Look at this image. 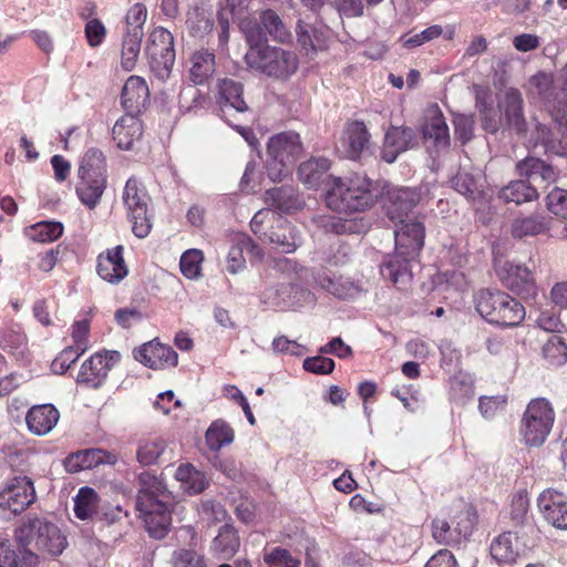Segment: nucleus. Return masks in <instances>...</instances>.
Returning <instances> with one entry per match:
<instances>
[{
	"label": "nucleus",
	"instance_id": "1",
	"mask_svg": "<svg viewBox=\"0 0 567 567\" xmlns=\"http://www.w3.org/2000/svg\"><path fill=\"white\" fill-rule=\"evenodd\" d=\"M395 254L381 266V275L399 289L412 280V264L424 244V226L417 218L394 221Z\"/></svg>",
	"mask_w": 567,
	"mask_h": 567
},
{
	"label": "nucleus",
	"instance_id": "2",
	"mask_svg": "<svg viewBox=\"0 0 567 567\" xmlns=\"http://www.w3.org/2000/svg\"><path fill=\"white\" fill-rule=\"evenodd\" d=\"M378 198L375 183L365 175L330 177L326 184V204L337 213H360L371 208Z\"/></svg>",
	"mask_w": 567,
	"mask_h": 567
},
{
	"label": "nucleus",
	"instance_id": "3",
	"mask_svg": "<svg viewBox=\"0 0 567 567\" xmlns=\"http://www.w3.org/2000/svg\"><path fill=\"white\" fill-rule=\"evenodd\" d=\"M527 90L550 113L559 130L567 131V68L559 72L556 82L551 73H536L529 78Z\"/></svg>",
	"mask_w": 567,
	"mask_h": 567
},
{
	"label": "nucleus",
	"instance_id": "4",
	"mask_svg": "<svg viewBox=\"0 0 567 567\" xmlns=\"http://www.w3.org/2000/svg\"><path fill=\"white\" fill-rule=\"evenodd\" d=\"M475 308L487 322L502 327H516L526 316L523 305L503 291H478Z\"/></svg>",
	"mask_w": 567,
	"mask_h": 567
},
{
	"label": "nucleus",
	"instance_id": "5",
	"mask_svg": "<svg viewBox=\"0 0 567 567\" xmlns=\"http://www.w3.org/2000/svg\"><path fill=\"white\" fill-rule=\"evenodd\" d=\"M19 543L42 554L59 556L68 546L66 536L60 527L44 518H32L17 530Z\"/></svg>",
	"mask_w": 567,
	"mask_h": 567
},
{
	"label": "nucleus",
	"instance_id": "6",
	"mask_svg": "<svg viewBox=\"0 0 567 567\" xmlns=\"http://www.w3.org/2000/svg\"><path fill=\"white\" fill-rule=\"evenodd\" d=\"M245 61L249 69L276 80L289 79L299 66L298 56L293 51L272 45L248 50Z\"/></svg>",
	"mask_w": 567,
	"mask_h": 567
},
{
	"label": "nucleus",
	"instance_id": "7",
	"mask_svg": "<svg viewBox=\"0 0 567 567\" xmlns=\"http://www.w3.org/2000/svg\"><path fill=\"white\" fill-rule=\"evenodd\" d=\"M302 152V143L298 133L287 131L271 136L267 144L266 171L272 182H281L287 177L297 157Z\"/></svg>",
	"mask_w": 567,
	"mask_h": 567
},
{
	"label": "nucleus",
	"instance_id": "8",
	"mask_svg": "<svg viewBox=\"0 0 567 567\" xmlns=\"http://www.w3.org/2000/svg\"><path fill=\"white\" fill-rule=\"evenodd\" d=\"M555 412L546 399L532 400L523 415L519 434L526 445L540 446L548 437Z\"/></svg>",
	"mask_w": 567,
	"mask_h": 567
},
{
	"label": "nucleus",
	"instance_id": "9",
	"mask_svg": "<svg viewBox=\"0 0 567 567\" xmlns=\"http://www.w3.org/2000/svg\"><path fill=\"white\" fill-rule=\"evenodd\" d=\"M122 200L127 218L132 223L133 234L138 238L147 237L152 229L148 214L151 198L144 185L135 177L128 178L122 193Z\"/></svg>",
	"mask_w": 567,
	"mask_h": 567
},
{
	"label": "nucleus",
	"instance_id": "10",
	"mask_svg": "<svg viewBox=\"0 0 567 567\" xmlns=\"http://www.w3.org/2000/svg\"><path fill=\"white\" fill-rule=\"evenodd\" d=\"M145 53L157 78L169 75L175 62L174 38L165 28L157 27L148 35Z\"/></svg>",
	"mask_w": 567,
	"mask_h": 567
},
{
	"label": "nucleus",
	"instance_id": "11",
	"mask_svg": "<svg viewBox=\"0 0 567 567\" xmlns=\"http://www.w3.org/2000/svg\"><path fill=\"white\" fill-rule=\"evenodd\" d=\"M37 499L31 478L14 476L0 485V508L17 515L24 512Z\"/></svg>",
	"mask_w": 567,
	"mask_h": 567
},
{
	"label": "nucleus",
	"instance_id": "12",
	"mask_svg": "<svg viewBox=\"0 0 567 567\" xmlns=\"http://www.w3.org/2000/svg\"><path fill=\"white\" fill-rule=\"evenodd\" d=\"M120 352L115 350L94 353L82 363L76 382L91 388H99L106 379L109 371L120 361Z\"/></svg>",
	"mask_w": 567,
	"mask_h": 567
},
{
	"label": "nucleus",
	"instance_id": "13",
	"mask_svg": "<svg viewBox=\"0 0 567 567\" xmlns=\"http://www.w3.org/2000/svg\"><path fill=\"white\" fill-rule=\"evenodd\" d=\"M537 509L550 526L567 530V495L555 488L544 489L537 497Z\"/></svg>",
	"mask_w": 567,
	"mask_h": 567
},
{
	"label": "nucleus",
	"instance_id": "14",
	"mask_svg": "<svg viewBox=\"0 0 567 567\" xmlns=\"http://www.w3.org/2000/svg\"><path fill=\"white\" fill-rule=\"evenodd\" d=\"M530 546L517 533L506 532L497 536L491 544L492 557L503 564H514L526 555Z\"/></svg>",
	"mask_w": 567,
	"mask_h": 567
},
{
	"label": "nucleus",
	"instance_id": "15",
	"mask_svg": "<svg viewBox=\"0 0 567 567\" xmlns=\"http://www.w3.org/2000/svg\"><path fill=\"white\" fill-rule=\"evenodd\" d=\"M142 488L138 492L136 506L137 508H148L151 506H162L161 504H174V498L167 489L163 480L144 473L141 475Z\"/></svg>",
	"mask_w": 567,
	"mask_h": 567
},
{
	"label": "nucleus",
	"instance_id": "16",
	"mask_svg": "<svg viewBox=\"0 0 567 567\" xmlns=\"http://www.w3.org/2000/svg\"><path fill=\"white\" fill-rule=\"evenodd\" d=\"M134 358L151 369L175 367L178 354L169 346L151 341L134 350Z\"/></svg>",
	"mask_w": 567,
	"mask_h": 567
},
{
	"label": "nucleus",
	"instance_id": "17",
	"mask_svg": "<svg viewBox=\"0 0 567 567\" xmlns=\"http://www.w3.org/2000/svg\"><path fill=\"white\" fill-rule=\"evenodd\" d=\"M247 254L251 259L261 260L262 250L246 234H236L231 239V246L227 256V271L237 274L246 267Z\"/></svg>",
	"mask_w": 567,
	"mask_h": 567
},
{
	"label": "nucleus",
	"instance_id": "18",
	"mask_svg": "<svg viewBox=\"0 0 567 567\" xmlns=\"http://www.w3.org/2000/svg\"><path fill=\"white\" fill-rule=\"evenodd\" d=\"M416 145L417 137L412 128L392 126L385 133L381 156L386 163H393L401 153Z\"/></svg>",
	"mask_w": 567,
	"mask_h": 567
},
{
	"label": "nucleus",
	"instance_id": "19",
	"mask_svg": "<svg viewBox=\"0 0 567 567\" xmlns=\"http://www.w3.org/2000/svg\"><path fill=\"white\" fill-rule=\"evenodd\" d=\"M499 277L504 285L523 298L535 295V284L529 269L522 265L505 262L499 270Z\"/></svg>",
	"mask_w": 567,
	"mask_h": 567
},
{
	"label": "nucleus",
	"instance_id": "20",
	"mask_svg": "<svg viewBox=\"0 0 567 567\" xmlns=\"http://www.w3.org/2000/svg\"><path fill=\"white\" fill-rule=\"evenodd\" d=\"M422 131L427 148L440 152L449 147V127L443 114L437 109L429 111Z\"/></svg>",
	"mask_w": 567,
	"mask_h": 567
},
{
	"label": "nucleus",
	"instance_id": "21",
	"mask_svg": "<svg viewBox=\"0 0 567 567\" xmlns=\"http://www.w3.org/2000/svg\"><path fill=\"white\" fill-rule=\"evenodd\" d=\"M123 246L118 245L97 257L96 271L103 280L118 284L127 276L128 270L123 258Z\"/></svg>",
	"mask_w": 567,
	"mask_h": 567
},
{
	"label": "nucleus",
	"instance_id": "22",
	"mask_svg": "<svg viewBox=\"0 0 567 567\" xmlns=\"http://www.w3.org/2000/svg\"><path fill=\"white\" fill-rule=\"evenodd\" d=\"M419 194L410 188H398L389 194L388 216L392 223L415 218L412 209L419 202Z\"/></svg>",
	"mask_w": 567,
	"mask_h": 567
},
{
	"label": "nucleus",
	"instance_id": "23",
	"mask_svg": "<svg viewBox=\"0 0 567 567\" xmlns=\"http://www.w3.org/2000/svg\"><path fill=\"white\" fill-rule=\"evenodd\" d=\"M115 456L102 449H87L69 455L64 466L69 473H78L90 470L100 464H113Z\"/></svg>",
	"mask_w": 567,
	"mask_h": 567
},
{
	"label": "nucleus",
	"instance_id": "24",
	"mask_svg": "<svg viewBox=\"0 0 567 567\" xmlns=\"http://www.w3.org/2000/svg\"><path fill=\"white\" fill-rule=\"evenodd\" d=\"M113 138L121 150H132L143 135V124L133 114L118 118L112 130Z\"/></svg>",
	"mask_w": 567,
	"mask_h": 567
},
{
	"label": "nucleus",
	"instance_id": "25",
	"mask_svg": "<svg viewBox=\"0 0 567 567\" xmlns=\"http://www.w3.org/2000/svg\"><path fill=\"white\" fill-rule=\"evenodd\" d=\"M162 506H151L148 508H137L144 519L150 535L154 538H163L172 524L171 513L174 504H161Z\"/></svg>",
	"mask_w": 567,
	"mask_h": 567
},
{
	"label": "nucleus",
	"instance_id": "26",
	"mask_svg": "<svg viewBox=\"0 0 567 567\" xmlns=\"http://www.w3.org/2000/svg\"><path fill=\"white\" fill-rule=\"evenodd\" d=\"M59 417L60 413L54 405L40 404L28 411L25 422L31 433L45 435L56 425Z\"/></svg>",
	"mask_w": 567,
	"mask_h": 567
},
{
	"label": "nucleus",
	"instance_id": "27",
	"mask_svg": "<svg viewBox=\"0 0 567 567\" xmlns=\"http://www.w3.org/2000/svg\"><path fill=\"white\" fill-rule=\"evenodd\" d=\"M551 229V218L542 214L520 215L513 219L511 234L514 238H524L548 234Z\"/></svg>",
	"mask_w": 567,
	"mask_h": 567
},
{
	"label": "nucleus",
	"instance_id": "28",
	"mask_svg": "<svg viewBox=\"0 0 567 567\" xmlns=\"http://www.w3.org/2000/svg\"><path fill=\"white\" fill-rule=\"evenodd\" d=\"M330 161L326 157H310L298 166V178L309 189H317L328 176Z\"/></svg>",
	"mask_w": 567,
	"mask_h": 567
},
{
	"label": "nucleus",
	"instance_id": "29",
	"mask_svg": "<svg viewBox=\"0 0 567 567\" xmlns=\"http://www.w3.org/2000/svg\"><path fill=\"white\" fill-rule=\"evenodd\" d=\"M261 240L275 245L276 249L285 254L293 252L300 245L297 230L282 218L277 220V225L271 230H268Z\"/></svg>",
	"mask_w": 567,
	"mask_h": 567
},
{
	"label": "nucleus",
	"instance_id": "30",
	"mask_svg": "<svg viewBox=\"0 0 567 567\" xmlns=\"http://www.w3.org/2000/svg\"><path fill=\"white\" fill-rule=\"evenodd\" d=\"M218 92L220 96V111L226 120L227 114L234 110L243 113L247 111V104L243 99V85L231 79H221L218 82Z\"/></svg>",
	"mask_w": 567,
	"mask_h": 567
},
{
	"label": "nucleus",
	"instance_id": "31",
	"mask_svg": "<svg viewBox=\"0 0 567 567\" xmlns=\"http://www.w3.org/2000/svg\"><path fill=\"white\" fill-rule=\"evenodd\" d=\"M150 96L145 80L137 75H131L122 90L121 102L128 112H137L145 105Z\"/></svg>",
	"mask_w": 567,
	"mask_h": 567
},
{
	"label": "nucleus",
	"instance_id": "32",
	"mask_svg": "<svg viewBox=\"0 0 567 567\" xmlns=\"http://www.w3.org/2000/svg\"><path fill=\"white\" fill-rule=\"evenodd\" d=\"M520 176H526L530 184H549L556 181L557 172L553 166L535 157H527L517 164Z\"/></svg>",
	"mask_w": 567,
	"mask_h": 567
},
{
	"label": "nucleus",
	"instance_id": "33",
	"mask_svg": "<svg viewBox=\"0 0 567 567\" xmlns=\"http://www.w3.org/2000/svg\"><path fill=\"white\" fill-rule=\"evenodd\" d=\"M501 109L504 112L508 126L517 132H523L525 127L523 97L517 89L509 87L504 92Z\"/></svg>",
	"mask_w": 567,
	"mask_h": 567
},
{
	"label": "nucleus",
	"instance_id": "34",
	"mask_svg": "<svg viewBox=\"0 0 567 567\" xmlns=\"http://www.w3.org/2000/svg\"><path fill=\"white\" fill-rule=\"evenodd\" d=\"M76 195L89 209L97 206L106 188L107 177L79 176Z\"/></svg>",
	"mask_w": 567,
	"mask_h": 567
},
{
	"label": "nucleus",
	"instance_id": "35",
	"mask_svg": "<svg viewBox=\"0 0 567 567\" xmlns=\"http://www.w3.org/2000/svg\"><path fill=\"white\" fill-rule=\"evenodd\" d=\"M368 142L369 133L362 122L354 121L347 125L342 136V144L349 157H359L367 147Z\"/></svg>",
	"mask_w": 567,
	"mask_h": 567
},
{
	"label": "nucleus",
	"instance_id": "36",
	"mask_svg": "<svg viewBox=\"0 0 567 567\" xmlns=\"http://www.w3.org/2000/svg\"><path fill=\"white\" fill-rule=\"evenodd\" d=\"M189 78L195 84H203L215 71V54L200 49L190 56Z\"/></svg>",
	"mask_w": 567,
	"mask_h": 567
},
{
	"label": "nucleus",
	"instance_id": "37",
	"mask_svg": "<svg viewBox=\"0 0 567 567\" xmlns=\"http://www.w3.org/2000/svg\"><path fill=\"white\" fill-rule=\"evenodd\" d=\"M239 546L240 540L237 530L226 524L219 528L217 536L213 539L212 550L218 558L228 559L238 551Z\"/></svg>",
	"mask_w": 567,
	"mask_h": 567
},
{
	"label": "nucleus",
	"instance_id": "38",
	"mask_svg": "<svg viewBox=\"0 0 567 567\" xmlns=\"http://www.w3.org/2000/svg\"><path fill=\"white\" fill-rule=\"evenodd\" d=\"M213 27V13L209 10L195 6L187 11L186 28L192 37L203 39L212 32Z\"/></svg>",
	"mask_w": 567,
	"mask_h": 567
},
{
	"label": "nucleus",
	"instance_id": "39",
	"mask_svg": "<svg viewBox=\"0 0 567 567\" xmlns=\"http://www.w3.org/2000/svg\"><path fill=\"white\" fill-rule=\"evenodd\" d=\"M175 477L188 494H199L208 486L206 474L189 463L179 465Z\"/></svg>",
	"mask_w": 567,
	"mask_h": 567
},
{
	"label": "nucleus",
	"instance_id": "40",
	"mask_svg": "<svg viewBox=\"0 0 567 567\" xmlns=\"http://www.w3.org/2000/svg\"><path fill=\"white\" fill-rule=\"evenodd\" d=\"M318 282L324 290L338 298H353L360 292V287L343 276L323 275L318 278Z\"/></svg>",
	"mask_w": 567,
	"mask_h": 567
},
{
	"label": "nucleus",
	"instance_id": "41",
	"mask_svg": "<svg viewBox=\"0 0 567 567\" xmlns=\"http://www.w3.org/2000/svg\"><path fill=\"white\" fill-rule=\"evenodd\" d=\"M499 198L517 205L538 198L536 187L529 181H514L499 190Z\"/></svg>",
	"mask_w": 567,
	"mask_h": 567
},
{
	"label": "nucleus",
	"instance_id": "42",
	"mask_svg": "<svg viewBox=\"0 0 567 567\" xmlns=\"http://www.w3.org/2000/svg\"><path fill=\"white\" fill-rule=\"evenodd\" d=\"M142 38L143 30L125 32L121 51V65L125 71H132L135 68L141 52Z\"/></svg>",
	"mask_w": 567,
	"mask_h": 567
},
{
	"label": "nucleus",
	"instance_id": "43",
	"mask_svg": "<svg viewBox=\"0 0 567 567\" xmlns=\"http://www.w3.org/2000/svg\"><path fill=\"white\" fill-rule=\"evenodd\" d=\"M267 200L271 202L278 210L284 213L298 209L302 204L296 189L290 186H281L268 190Z\"/></svg>",
	"mask_w": 567,
	"mask_h": 567
},
{
	"label": "nucleus",
	"instance_id": "44",
	"mask_svg": "<svg viewBox=\"0 0 567 567\" xmlns=\"http://www.w3.org/2000/svg\"><path fill=\"white\" fill-rule=\"evenodd\" d=\"M494 100L492 93L485 89L476 91V107L483 117L485 131L495 133L498 130L497 112L493 107Z\"/></svg>",
	"mask_w": 567,
	"mask_h": 567
},
{
	"label": "nucleus",
	"instance_id": "45",
	"mask_svg": "<svg viewBox=\"0 0 567 567\" xmlns=\"http://www.w3.org/2000/svg\"><path fill=\"white\" fill-rule=\"evenodd\" d=\"M234 437V430L224 420L214 421L206 431V443L212 451L229 445Z\"/></svg>",
	"mask_w": 567,
	"mask_h": 567
},
{
	"label": "nucleus",
	"instance_id": "46",
	"mask_svg": "<svg viewBox=\"0 0 567 567\" xmlns=\"http://www.w3.org/2000/svg\"><path fill=\"white\" fill-rule=\"evenodd\" d=\"M79 176L107 177L106 161L102 151L90 148L82 157Z\"/></svg>",
	"mask_w": 567,
	"mask_h": 567
},
{
	"label": "nucleus",
	"instance_id": "47",
	"mask_svg": "<svg viewBox=\"0 0 567 567\" xmlns=\"http://www.w3.org/2000/svg\"><path fill=\"white\" fill-rule=\"evenodd\" d=\"M99 495L87 486L81 487L74 497L75 516L82 520L91 518L97 512Z\"/></svg>",
	"mask_w": 567,
	"mask_h": 567
},
{
	"label": "nucleus",
	"instance_id": "48",
	"mask_svg": "<svg viewBox=\"0 0 567 567\" xmlns=\"http://www.w3.org/2000/svg\"><path fill=\"white\" fill-rule=\"evenodd\" d=\"M25 236L38 243H50L61 237L63 225L58 221H40L25 228Z\"/></svg>",
	"mask_w": 567,
	"mask_h": 567
},
{
	"label": "nucleus",
	"instance_id": "49",
	"mask_svg": "<svg viewBox=\"0 0 567 567\" xmlns=\"http://www.w3.org/2000/svg\"><path fill=\"white\" fill-rule=\"evenodd\" d=\"M0 347L14 355H23L27 349V337L19 326L8 327L0 333Z\"/></svg>",
	"mask_w": 567,
	"mask_h": 567
},
{
	"label": "nucleus",
	"instance_id": "50",
	"mask_svg": "<svg viewBox=\"0 0 567 567\" xmlns=\"http://www.w3.org/2000/svg\"><path fill=\"white\" fill-rule=\"evenodd\" d=\"M165 441L159 437L142 440L136 452L137 461L142 465H153L165 450Z\"/></svg>",
	"mask_w": 567,
	"mask_h": 567
},
{
	"label": "nucleus",
	"instance_id": "51",
	"mask_svg": "<svg viewBox=\"0 0 567 567\" xmlns=\"http://www.w3.org/2000/svg\"><path fill=\"white\" fill-rule=\"evenodd\" d=\"M481 178L466 172H460L452 178L454 189L470 199H475L482 193Z\"/></svg>",
	"mask_w": 567,
	"mask_h": 567
},
{
	"label": "nucleus",
	"instance_id": "52",
	"mask_svg": "<svg viewBox=\"0 0 567 567\" xmlns=\"http://www.w3.org/2000/svg\"><path fill=\"white\" fill-rule=\"evenodd\" d=\"M204 255L199 249L186 250L179 260L182 274L188 279H197L202 272Z\"/></svg>",
	"mask_w": 567,
	"mask_h": 567
},
{
	"label": "nucleus",
	"instance_id": "53",
	"mask_svg": "<svg viewBox=\"0 0 567 567\" xmlns=\"http://www.w3.org/2000/svg\"><path fill=\"white\" fill-rule=\"evenodd\" d=\"M534 147H540L543 152L559 153L556 134L545 124L537 123L532 132Z\"/></svg>",
	"mask_w": 567,
	"mask_h": 567
},
{
	"label": "nucleus",
	"instance_id": "54",
	"mask_svg": "<svg viewBox=\"0 0 567 567\" xmlns=\"http://www.w3.org/2000/svg\"><path fill=\"white\" fill-rule=\"evenodd\" d=\"M543 353L545 359L555 365L564 364L567 361V346L558 336H551L547 340Z\"/></svg>",
	"mask_w": 567,
	"mask_h": 567
},
{
	"label": "nucleus",
	"instance_id": "55",
	"mask_svg": "<svg viewBox=\"0 0 567 567\" xmlns=\"http://www.w3.org/2000/svg\"><path fill=\"white\" fill-rule=\"evenodd\" d=\"M281 218L271 209H260L257 212L250 221V228L255 235L260 239L267 235L268 226L272 229L277 225V220Z\"/></svg>",
	"mask_w": 567,
	"mask_h": 567
},
{
	"label": "nucleus",
	"instance_id": "56",
	"mask_svg": "<svg viewBox=\"0 0 567 567\" xmlns=\"http://www.w3.org/2000/svg\"><path fill=\"white\" fill-rule=\"evenodd\" d=\"M260 21L264 28L275 40L282 42L289 38V33L285 24L275 11L267 10L262 12L260 16Z\"/></svg>",
	"mask_w": 567,
	"mask_h": 567
},
{
	"label": "nucleus",
	"instance_id": "57",
	"mask_svg": "<svg viewBox=\"0 0 567 567\" xmlns=\"http://www.w3.org/2000/svg\"><path fill=\"white\" fill-rule=\"evenodd\" d=\"M443 33V29L439 24H433L423 31L415 33L411 37H402L401 42L402 47L406 49H412L420 47L426 42H430L434 39H437Z\"/></svg>",
	"mask_w": 567,
	"mask_h": 567
},
{
	"label": "nucleus",
	"instance_id": "58",
	"mask_svg": "<svg viewBox=\"0 0 567 567\" xmlns=\"http://www.w3.org/2000/svg\"><path fill=\"white\" fill-rule=\"evenodd\" d=\"M475 522L476 517L468 508L461 511L454 517L452 523L455 535L457 536V543H460L463 538H467L472 534Z\"/></svg>",
	"mask_w": 567,
	"mask_h": 567
},
{
	"label": "nucleus",
	"instance_id": "59",
	"mask_svg": "<svg viewBox=\"0 0 567 567\" xmlns=\"http://www.w3.org/2000/svg\"><path fill=\"white\" fill-rule=\"evenodd\" d=\"M264 560L269 567H301L298 559L292 557L287 549L280 547L265 553Z\"/></svg>",
	"mask_w": 567,
	"mask_h": 567
},
{
	"label": "nucleus",
	"instance_id": "60",
	"mask_svg": "<svg viewBox=\"0 0 567 567\" xmlns=\"http://www.w3.org/2000/svg\"><path fill=\"white\" fill-rule=\"evenodd\" d=\"M547 208L554 215L567 218V189L554 187L546 197Z\"/></svg>",
	"mask_w": 567,
	"mask_h": 567
},
{
	"label": "nucleus",
	"instance_id": "61",
	"mask_svg": "<svg viewBox=\"0 0 567 567\" xmlns=\"http://www.w3.org/2000/svg\"><path fill=\"white\" fill-rule=\"evenodd\" d=\"M434 539L440 544L452 545L457 543V536L453 529V523L442 518H435L432 523Z\"/></svg>",
	"mask_w": 567,
	"mask_h": 567
},
{
	"label": "nucleus",
	"instance_id": "62",
	"mask_svg": "<svg viewBox=\"0 0 567 567\" xmlns=\"http://www.w3.org/2000/svg\"><path fill=\"white\" fill-rule=\"evenodd\" d=\"M89 332L90 320L87 318L74 321L71 327L72 344L76 346L80 351H86L89 349Z\"/></svg>",
	"mask_w": 567,
	"mask_h": 567
},
{
	"label": "nucleus",
	"instance_id": "63",
	"mask_svg": "<svg viewBox=\"0 0 567 567\" xmlns=\"http://www.w3.org/2000/svg\"><path fill=\"white\" fill-rule=\"evenodd\" d=\"M173 567H205L204 557L192 549H178L173 555Z\"/></svg>",
	"mask_w": 567,
	"mask_h": 567
},
{
	"label": "nucleus",
	"instance_id": "64",
	"mask_svg": "<svg viewBox=\"0 0 567 567\" xmlns=\"http://www.w3.org/2000/svg\"><path fill=\"white\" fill-rule=\"evenodd\" d=\"M85 351H80L76 346H69L61 351L59 357L53 361L55 372L64 373Z\"/></svg>",
	"mask_w": 567,
	"mask_h": 567
}]
</instances>
